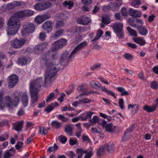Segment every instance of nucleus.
Segmentation results:
<instances>
[{"mask_svg":"<svg viewBox=\"0 0 158 158\" xmlns=\"http://www.w3.org/2000/svg\"><path fill=\"white\" fill-rule=\"evenodd\" d=\"M112 27L118 39H123L124 38V33L122 23H116L113 25Z\"/></svg>","mask_w":158,"mask_h":158,"instance_id":"423d86ee","label":"nucleus"},{"mask_svg":"<svg viewBox=\"0 0 158 158\" xmlns=\"http://www.w3.org/2000/svg\"><path fill=\"white\" fill-rule=\"evenodd\" d=\"M89 122L92 123H98V118L97 116H94L92 119H90Z\"/></svg>","mask_w":158,"mask_h":158,"instance_id":"8fccbe9b","label":"nucleus"},{"mask_svg":"<svg viewBox=\"0 0 158 158\" xmlns=\"http://www.w3.org/2000/svg\"><path fill=\"white\" fill-rule=\"evenodd\" d=\"M91 100L87 98H85L79 100V102H82L83 103H87L90 102Z\"/></svg>","mask_w":158,"mask_h":158,"instance_id":"69168bd1","label":"nucleus"},{"mask_svg":"<svg viewBox=\"0 0 158 158\" xmlns=\"http://www.w3.org/2000/svg\"><path fill=\"white\" fill-rule=\"evenodd\" d=\"M23 142L19 141L15 145V148L17 150H19L23 146Z\"/></svg>","mask_w":158,"mask_h":158,"instance_id":"de8ad7c7","label":"nucleus"},{"mask_svg":"<svg viewBox=\"0 0 158 158\" xmlns=\"http://www.w3.org/2000/svg\"><path fill=\"white\" fill-rule=\"evenodd\" d=\"M90 83L92 87L94 89L101 88L102 86L101 84L96 81H92L90 82Z\"/></svg>","mask_w":158,"mask_h":158,"instance_id":"c85d7f7f","label":"nucleus"},{"mask_svg":"<svg viewBox=\"0 0 158 158\" xmlns=\"http://www.w3.org/2000/svg\"><path fill=\"white\" fill-rule=\"evenodd\" d=\"M48 131L47 129L45 127H44L42 129L41 127H39V133L40 134H43L44 135H46Z\"/></svg>","mask_w":158,"mask_h":158,"instance_id":"e433bc0d","label":"nucleus"},{"mask_svg":"<svg viewBox=\"0 0 158 158\" xmlns=\"http://www.w3.org/2000/svg\"><path fill=\"white\" fill-rule=\"evenodd\" d=\"M102 22L105 24H108L110 22V19L107 17L102 16Z\"/></svg>","mask_w":158,"mask_h":158,"instance_id":"ea45409f","label":"nucleus"},{"mask_svg":"<svg viewBox=\"0 0 158 158\" xmlns=\"http://www.w3.org/2000/svg\"><path fill=\"white\" fill-rule=\"evenodd\" d=\"M23 120L13 124V129L17 131L22 130L23 125Z\"/></svg>","mask_w":158,"mask_h":158,"instance_id":"6ab92c4d","label":"nucleus"},{"mask_svg":"<svg viewBox=\"0 0 158 158\" xmlns=\"http://www.w3.org/2000/svg\"><path fill=\"white\" fill-rule=\"evenodd\" d=\"M20 96L22 97V102L24 107L27 106L28 102V97L26 93L21 92L19 94Z\"/></svg>","mask_w":158,"mask_h":158,"instance_id":"f3484780","label":"nucleus"},{"mask_svg":"<svg viewBox=\"0 0 158 158\" xmlns=\"http://www.w3.org/2000/svg\"><path fill=\"white\" fill-rule=\"evenodd\" d=\"M106 147L108 152L110 153H112L113 152L114 149V145L112 143H109L106 144Z\"/></svg>","mask_w":158,"mask_h":158,"instance_id":"c756f323","label":"nucleus"},{"mask_svg":"<svg viewBox=\"0 0 158 158\" xmlns=\"http://www.w3.org/2000/svg\"><path fill=\"white\" fill-rule=\"evenodd\" d=\"M136 28H138L139 33L141 35H146L148 33L147 29L145 26H142L141 25H139L138 27Z\"/></svg>","mask_w":158,"mask_h":158,"instance_id":"412c9836","label":"nucleus"},{"mask_svg":"<svg viewBox=\"0 0 158 158\" xmlns=\"http://www.w3.org/2000/svg\"><path fill=\"white\" fill-rule=\"evenodd\" d=\"M8 83L9 87L12 88L17 84L19 80V77L17 75L15 74L10 75L9 78Z\"/></svg>","mask_w":158,"mask_h":158,"instance_id":"9d476101","label":"nucleus"},{"mask_svg":"<svg viewBox=\"0 0 158 158\" xmlns=\"http://www.w3.org/2000/svg\"><path fill=\"white\" fill-rule=\"evenodd\" d=\"M117 89L118 91L121 92L120 96H127L129 95L128 92L126 91L125 89L122 87H118L117 88Z\"/></svg>","mask_w":158,"mask_h":158,"instance_id":"a878e982","label":"nucleus"},{"mask_svg":"<svg viewBox=\"0 0 158 158\" xmlns=\"http://www.w3.org/2000/svg\"><path fill=\"white\" fill-rule=\"evenodd\" d=\"M111 10L113 12H116L118 10L120 6L116 2H110V3Z\"/></svg>","mask_w":158,"mask_h":158,"instance_id":"5701e85b","label":"nucleus"},{"mask_svg":"<svg viewBox=\"0 0 158 158\" xmlns=\"http://www.w3.org/2000/svg\"><path fill=\"white\" fill-rule=\"evenodd\" d=\"M7 28L6 31L8 34L14 35L16 34L20 26V22L19 20L13 19L11 17L7 23Z\"/></svg>","mask_w":158,"mask_h":158,"instance_id":"20e7f679","label":"nucleus"},{"mask_svg":"<svg viewBox=\"0 0 158 158\" xmlns=\"http://www.w3.org/2000/svg\"><path fill=\"white\" fill-rule=\"evenodd\" d=\"M150 87L154 89H156L158 88V84L156 81H152L151 82Z\"/></svg>","mask_w":158,"mask_h":158,"instance_id":"58836bf2","label":"nucleus"},{"mask_svg":"<svg viewBox=\"0 0 158 158\" xmlns=\"http://www.w3.org/2000/svg\"><path fill=\"white\" fill-rule=\"evenodd\" d=\"M26 40L24 39H18L15 38L10 41L11 46L13 48L17 49L21 48L26 43Z\"/></svg>","mask_w":158,"mask_h":158,"instance_id":"6e6552de","label":"nucleus"},{"mask_svg":"<svg viewBox=\"0 0 158 158\" xmlns=\"http://www.w3.org/2000/svg\"><path fill=\"white\" fill-rule=\"evenodd\" d=\"M59 139L60 142L63 143H65L67 140V138L63 135L59 136Z\"/></svg>","mask_w":158,"mask_h":158,"instance_id":"a18cd8bd","label":"nucleus"},{"mask_svg":"<svg viewBox=\"0 0 158 158\" xmlns=\"http://www.w3.org/2000/svg\"><path fill=\"white\" fill-rule=\"evenodd\" d=\"M35 29V26L32 23H26L23 25V30L27 33L31 34L34 32Z\"/></svg>","mask_w":158,"mask_h":158,"instance_id":"f8f14e48","label":"nucleus"},{"mask_svg":"<svg viewBox=\"0 0 158 158\" xmlns=\"http://www.w3.org/2000/svg\"><path fill=\"white\" fill-rule=\"evenodd\" d=\"M106 148V144L102 145V147L100 148L98 151L97 153V155L98 156H100L102 155L104 153L105 151V148Z\"/></svg>","mask_w":158,"mask_h":158,"instance_id":"72a5a7b5","label":"nucleus"},{"mask_svg":"<svg viewBox=\"0 0 158 158\" xmlns=\"http://www.w3.org/2000/svg\"><path fill=\"white\" fill-rule=\"evenodd\" d=\"M101 64L99 63L95 64L93 65L92 67L90 68V69L91 70H93L94 69L99 68Z\"/></svg>","mask_w":158,"mask_h":158,"instance_id":"0e129e2a","label":"nucleus"},{"mask_svg":"<svg viewBox=\"0 0 158 158\" xmlns=\"http://www.w3.org/2000/svg\"><path fill=\"white\" fill-rule=\"evenodd\" d=\"M121 12L123 16H127V12L125 8L123 7L121 9Z\"/></svg>","mask_w":158,"mask_h":158,"instance_id":"680f3d73","label":"nucleus"},{"mask_svg":"<svg viewBox=\"0 0 158 158\" xmlns=\"http://www.w3.org/2000/svg\"><path fill=\"white\" fill-rule=\"evenodd\" d=\"M77 22L80 24L87 25L90 22V19L89 17L85 15L77 19Z\"/></svg>","mask_w":158,"mask_h":158,"instance_id":"2eb2a0df","label":"nucleus"},{"mask_svg":"<svg viewBox=\"0 0 158 158\" xmlns=\"http://www.w3.org/2000/svg\"><path fill=\"white\" fill-rule=\"evenodd\" d=\"M56 116L59 120H61L63 122H66L69 120L68 118H66V117L63 116L61 114L57 115Z\"/></svg>","mask_w":158,"mask_h":158,"instance_id":"a19ab883","label":"nucleus"},{"mask_svg":"<svg viewBox=\"0 0 158 158\" xmlns=\"http://www.w3.org/2000/svg\"><path fill=\"white\" fill-rule=\"evenodd\" d=\"M114 17L115 19L118 20H122L123 19L119 12H117L114 14Z\"/></svg>","mask_w":158,"mask_h":158,"instance_id":"5fc2aeb1","label":"nucleus"},{"mask_svg":"<svg viewBox=\"0 0 158 158\" xmlns=\"http://www.w3.org/2000/svg\"><path fill=\"white\" fill-rule=\"evenodd\" d=\"M63 4L64 6L67 7L69 9H71L73 6V3L71 1H65L63 2Z\"/></svg>","mask_w":158,"mask_h":158,"instance_id":"7c9ffc66","label":"nucleus"},{"mask_svg":"<svg viewBox=\"0 0 158 158\" xmlns=\"http://www.w3.org/2000/svg\"><path fill=\"white\" fill-rule=\"evenodd\" d=\"M65 95L64 93L61 94V95H60V97L58 98V100L60 102V103H61L63 101L64 98L65 96Z\"/></svg>","mask_w":158,"mask_h":158,"instance_id":"338daca9","label":"nucleus"},{"mask_svg":"<svg viewBox=\"0 0 158 158\" xmlns=\"http://www.w3.org/2000/svg\"><path fill=\"white\" fill-rule=\"evenodd\" d=\"M128 13L130 16L135 18L140 17L142 15L141 11L131 8L129 9Z\"/></svg>","mask_w":158,"mask_h":158,"instance_id":"dca6fc26","label":"nucleus"},{"mask_svg":"<svg viewBox=\"0 0 158 158\" xmlns=\"http://www.w3.org/2000/svg\"><path fill=\"white\" fill-rule=\"evenodd\" d=\"M76 152L79 155L76 157V158H80L82 156L84 153H87L86 150H83L82 148H78L76 149Z\"/></svg>","mask_w":158,"mask_h":158,"instance_id":"393cba45","label":"nucleus"},{"mask_svg":"<svg viewBox=\"0 0 158 158\" xmlns=\"http://www.w3.org/2000/svg\"><path fill=\"white\" fill-rule=\"evenodd\" d=\"M46 37L45 33L44 32H41L39 34V38L42 41L44 40Z\"/></svg>","mask_w":158,"mask_h":158,"instance_id":"864d4df0","label":"nucleus"},{"mask_svg":"<svg viewBox=\"0 0 158 158\" xmlns=\"http://www.w3.org/2000/svg\"><path fill=\"white\" fill-rule=\"evenodd\" d=\"M14 156V154H11L7 150L4 153L3 158H10L11 157Z\"/></svg>","mask_w":158,"mask_h":158,"instance_id":"3c124183","label":"nucleus"},{"mask_svg":"<svg viewBox=\"0 0 158 158\" xmlns=\"http://www.w3.org/2000/svg\"><path fill=\"white\" fill-rule=\"evenodd\" d=\"M119 105L120 107V108L122 109H123L124 108L123 107V104L124 103V102L123 101V98H120L118 102Z\"/></svg>","mask_w":158,"mask_h":158,"instance_id":"13d9d810","label":"nucleus"},{"mask_svg":"<svg viewBox=\"0 0 158 158\" xmlns=\"http://www.w3.org/2000/svg\"><path fill=\"white\" fill-rule=\"evenodd\" d=\"M55 94L53 93H51L47 97V99H46V102H48L49 101H50L51 100L54 96Z\"/></svg>","mask_w":158,"mask_h":158,"instance_id":"bf43d9fd","label":"nucleus"},{"mask_svg":"<svg viewBox=\"0 0 158 158\" xmlns=\"http://www.w3.org/2000/svg\"><path fill=\"white\" fill-rule=\"evenodd\" d=\"M124 56L127 60H132L133 58V56L128 53H126L124 55Z\"/></svg>","mask_w":158,"mask_h":158,"instance_id":"603ef678","label":"nucleus"},{"mask_svg":"<svg viewBox=\"0 0 158 158\" xmlns=\"http://www.w3.org/2000/svg\"><path fill=\"white\" fill-rule=\"evenodd\" d=\"M27 62V57H22L19 58L18 60V64L22 66L25 65L26 64Z\"/></svg>","mask_w":158,"mask_h":158,"instance_id":"b1692460","label":"nucleus"},{"mask_svg":"<svg viewBox=\"0 0 158 158\" xmlns=\"http://www.w3.org/2000/svg\"><path fill=\"white\" fill-rule=\"evenodd\" d=\"M2 104V106H0L1 110H2L5 107H6L8 108L9 110H13V105L12 100L11 97L9 96H6L4 97Z\"/></svg>","mask_w":158,"mask_h":158,"instance_id":"0eeeda50","label":"nucleus"},{"mask_svg":"<svg viewBox=\"0 0 158 158\" xmlns=\"http://www.w3.org/2000/svg\"><path fill=\"white\" fill-rule=\"evenodd\" d=\"M51 125L53 127H55L58 129L60 128L61 126V123L56 120L52 121L51 123Z\"/></svg>","mask_w":158,"mask_h":158,"instance_id":"473e14b6","label":"nucleus"},{"mask_svg":"<svg viewBox=\"0 0 158 158\" xmlns=\"http://www.w3.org/2000/svg\"><path fill=\"white\" fill-rule=\"evenodd\" d=\"M134 125H132L130 127L127 129L123 136L124 140L127 139L130 135V133L134 131Z\"/></svg>","mask_w":158,"mask_h":158,"instance_id":"a211bd4d","label":"nucleus"},{"mask_svg":"<svg viewBox=\"0 0 158 158\" xmlns=\"http://www.w3.org/2000/svg\"><path fill=\"white\" fill-rule=\"evenodd\" d=\"M48 45L47 42H44L43 44L36 46L34 48V53L36 54L39 55L43 51L44 49L46 48Z\"/></svg>","mask_w":158,"mask_h":158,"instance_id":"ddd939ff","label":"nucleus"},{"mask_svg":"<svg viewBox=\"0 0 158 158\" xmlns=\"http://www.w3.org/2000/svg\"><path fill=\"white\" fill-rule=\"evenodd\" d=\"M86 112L83 113L81 114L79 116L80 119L82 121H85L86 120Z\"/></svg>","mask_w":158,"mask_h":158,"instance_id":"052dcab7","label":"nucleus"},{"mask_svg":"<svg viewBox=\"0 0 158 158\" xmlns=\"http://www.w3.org/2000/svg\"><path fill=\"white\" fill-rule=\"evenodd\" d=\"M87 42L84 41L81 42V44L78 45L73 50L70 55L69 56V52L66 51H64L62 53V56L60 60V63L61 65L64 64L67 65L69 63V60L75 54L77 53L79 51L85 47L87 46Z\"/></svg>","mask_w":158,"mask_h":158,"instance_id":"7ed1b4c3","label":"nucleus"},{"mask_svg":"<svg viewBox=\"0 0 158 158\" xmlns=\"http://www.w3.org/2000/svg\"><path fill=\"white\" fill-rule=\"evenodd\" d=\"M64 31V30L62 29L57 30L53 35L51 36V39L52 40L57 39L63 35Z\"/></svg>","mask_w":158,"mask_h":158,"instance_id":"aec40b11","label":"nucleus"},{"mask_svg":"<svg viewBox=\"0 0 158 158\" xmlns=\"http://www.w3.org/2000/svg\"><path fill=\"white\" fill-rule=\"evenodd\" d=\"M64 131L69 135H71L73 132V129L71 124H69L66 126L64 129Z\"/></svg>","mask_w":158,"mask_h":158,"instance_id":"2f4dec72","label":"nucleus"},{"mask_svg":"<svg viewBox=\"0 0 158 158\" xmlns=\"http://www.w3.org/2000/svg\"><path fill=\"white\" fill-rule=\"evenodd\" d=\"M25 113L24 109L23 108H20L17 114L19 116H21Z\"/></svg>","mask_w":158,"mask_h":158,"instance_id":"e2e57ef3","label":"nucleus"},{"mask_svg":"<svg viewBox=\"0 0 158 158\" xmlns=\"http://www.w3.org/2000/svg\"><path fill=\"white\" fill-rule=\"evenodd\" d=\"M34 13L32 10L27 9L17 11L14 14L13 16L15 18L22 19L31 17L34 15Z\"/></svg>","mask_w":158,"mask_h":158,"instance_id":"39448f33","label":"nucleus"},{"mask_svg":"<svg viewBox=\"0 0 158 158\" xmlns=\"http://www.w3.org/2000/svg\"><path fill=\"white\" fill-rule=\"evenodd\" d=\"M48 55L45 54L42 55L40 59L41 66L46 68L45 75L44 86L47 87L52 81V78L54 77L58 71V70L54 64L48 57Z\"/></svg>","mask_w":158,"mask_h":158,"instance_id":"f257e3e1","label":"nucleus"},{"mask_svg":"<svg viewBox=\"0 0 158 158\" xmlns=\"http://www.w3.org/2000/svg\"><path fill=\"white\" fill-rule=\"evenodd\" d=\"M44 82H43L42 77L36 78L35 79L32 81L30 83V91L31 98V106L34 107V103L38 101L39 95L38 92L39 89L44 85Z\"/></svg>","mask_w":158,"mask_h":158,"instance_id":"f03ea898","label":"nucleus"},{"mask_svg":"<svg viewBox=\"0 0 158 158\" xmlns=\"http://www.w3.org/2000/svg\"><path fill=\"white\" fill-rule=\"evenodd\" d=\"M53 110V107L51 105H48L44 110V111L46 112L47 113H49Z\"/></svg>","mask_w":158,"mask_h":158,"instance_id":"49530a36","label":"nucleus"},{"mask_svg":"<svg viewBox=\"0 0 158 158\" xmlns=\"http://www.w3.org/2000/svg\"><path fill=\"white\" fill-rule=\"evenodd\" d=\"M41 16L43 22L46 20L50 18L51 17L50 15L48 14H44L42 15H41Z\"/></svg>","mask_w":158,"mask_h":158,"instance_id":"09e8293b","label":"nucleus"},{"mask_svg":"<svg viewBox=\"0 0 158 158\" xmlns=\"http://www.w3.org/2000/svg\"><path fill=\"white\" fill-rule=\"evenodd\" d=\"M152 71L158 75V65L154 67L152 69Z\"/></svg>","mask_w":158,"mask_h":158,"instance_id":"774afa93","label":"nucleus"},{"mask_svg":"<svg viewBox=\"0 0 158 158\" xmlns=\"http://www.w3.org/2000/svg\"><path fill=\"white\" fill-rule=\"evenodd\" d=\"M86 118L87 120V119H91L92 115L94 114V113L92 112H86Z\"/></svg>","mask_w":158,"mask_h":158,"instance_id":"4d7b16f0","label":"nucleus"},{"mask_svg":"<svg viewBox=\"0 0 158 158\" xmlns=\"http://www.w3.org/2000/svg\"><path fill=\"white\" fill-rule=\"evenodd\" d=\"M156 108V105H153L152 107L148 105H145L143 108V109L148 112H151L155 111Z\"/></svg>","mask_w":158,"mask_h":158,"instance_id":"cd10ccee","label":"nucleus"},{"mask_svg":"<svg viewBox=\"0 0 158 158\" xmlns=\"http://www.w3.org/2000/svg\"><path fill=\"white\" fill-rule=\"evenodd\" d=\"M128 22L129 24L132 27L136 28L138 27L139 24L142 25L143 23L142 21L139 19H136L135 18H129Z\"/></svg>","mask_w":158,"mask_h":158,"instance_id":"9b49d317","label":"nucleus"},{"mask_svg":"<svg viewBox=\"0 0 158 158\" xmlns=\"http://www.w3.org/2000/svg\"><path fill=\"white\" fill-rule=\"evenodd\" d=\"M67 41L64 38H61L55 41L53 43V45L55 46V48H52L53 51L57 50L58 49L62 48L66 45Z\"/></svg>","mask_w":158,"mask_h":158,"instance_id":"1a4fd4ad","label":"nucleus"},{"mask_svg":"<svg viewBox=\"0 0 158 158\" xmlns=\"http://www.w3.org/2000/svg\"><path fill=\"white\" fill-rule=\"evenodd\" d=\"M112 125V123L107 124L105 127V130L109 132H114L115 127L113 126Z\"/></svg>","mask_w":158,"mask_h":158,"instance_id":"bb28decb","label":"nucleus"},{"mask_svg":"<svg viewBox=\"0 0 158 158\" xmlns=\"http://www.w3.org/2000/svg\"><path fill=\"white\" fill-rule=\"evenodd\" d=\"M42 2H39L36 4L34 6V8L35 9L39 11L43 10V7L42 5Z\"/></svg>","mask_w":158,"mask_h":158,"instance_id":"c9c22d12","label":"nucleus"},{"mask_svg":"<svg viewBox=\"0 0 158 158\" xmlns=\"http://www.w3.org/2000/svg\"><path fill=\"white\" fill-rule=\"evenodd\" d=\"M67 154V156L70 158H74V156H75V153L72 151L68 152Z\"/></svg>","mask_w":158,"mask_h":158,"instance_id":"6e6d98bb","label":"nucleus"},{"mask_svg":"<svg viewBox=\"0 0 158 158\" xmlns=\"http://www.w3.org/2000/svg\"><path fill=\"white\" fill-rule=\"evenodd\" d=\"M43 10L46 9L50 7L52 5L51 3L46 1L42 2Z\"/></svg>","mask_w":158,"mask_h":158,"instance_id":"4c0bfd02","label":"nucleus"},{"mask_svg":"<svg viewBox=\"0 0 158 158\" xmlns=\"http://www.w3.org/2000/svg\"><path fill=\"white\" fill-rule=\"evenodd\" d=\"M133 40L135 42L140 46H143L146 44L145 40L143 39V38L141 37L136 38H134Z\"/></svg>","mask_w":158,"mask_h":158,"instance_id":"4be33fe9","label":"nucleus"},{"mask_svg":"<svg viewBox=\"0 0 158 158\" xmlns=\"http://www.w3.org/2000/svg\"><path fill=\"white\" fill-rule=\"evenodd\" d=\"M35 22L39 24H40L43 22L41 15L36 16L35 19Z\"/></svg>","mask_w":158,"mask_h":158,"instance_id":"79ce46f5","label":"nucleus"},{"mask_svg":"<svg viewBox=\"0 0 158 158\" xmlns=\"http://www.w3.org/2000/svg\"><path fill=\"white\" fill-rule=\"evenodd\" d=\"M91 131L92 132L94 133H100L102 131L101 129L99 127H93L91 128Z\"/></svg>","mask_w":158,"mask_h":158,"instance_id":"c03bdc74","label":"nucleus"},{"mask_svg":"<svg viewBox=\"0 0 158 158\" xmlns=\"http://www.w3.org/2000/svg\"><path fill=\"white\" fill-rule=\"evenodd\" d=\"M127 29L131 35L135 36H137V33L135 30H133L131 28L129 27H127Z\"/></svg>","mask_w":158,"mask_h":158,"instance_id":"f704fd0d","label":"nucleus"},{"mask_svg":"<svg viewBox=\"0 0 158 158\" xmlns=\"http://www.w3.org/2000/svg\"><path fill=\"white\" fill-rule=\"evenodd\" d=\"M44 31L47 33L51 32L52 30V23L51 20H48L44 22L42 25Z\"/></svg>","mask_w":158,"mask_h":158,"instance_id":"4468645a","label":"nucleus"},{"mask_svg":"<svg viewBox=\"0 0 158 158\" xmlns=\"http://www.w3.org/2000/svg\"><path fill=\"white\" fill-rule=\"evenodd\" d=\"M102 10L105 12H107L108 11L111 10L110 3L107 6L105 5L102 7Z\"/></svg>","mask_w":158,"mask_h":158,"instance_id":"37998d69","label":"nucleus"}]
</instances>
